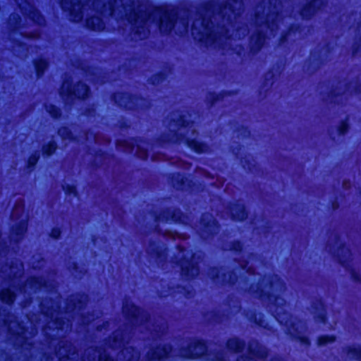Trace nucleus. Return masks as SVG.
I'll return each instance as SVG.
<instances>
[{
	"label": "nucleus",
	"mask_w": 361,
	"mask_h": 361,
	"mask_svg": "<svg viewBox=\"0 0 361 361\" xmlns=\"http://www.w3.org/2000/svg\"><path fill=\"white\" fill-rule=\"evenodd\" d=\"M192 34L194 37L199 41L204 42L207 44H212L217 40H221L220 37L217 38L213 31L208 26V24H205L204 20L200 22L197 20L194 23Z\"/></svg>",
	"instance_id": "1"
},
{
	"label": "nucleus",
	"mask_w": 361,
	"mask_h": 361,
	"mask_svg": "<svg viewBox=\"0 0 361 361\" xmlns=\"http://www.w3.org/2000/svg\"><path fill=\"white\" fill-rule=\"evenodd\" d=\"M156 13L160 16L159 27L161 31L166 32L174 27V19L176 14L168 9H159Z\"/></svg>",
	"instance_id": "2"
},
{
	"label": "nucleus",
	"mask_w": 361,
	"mask_h": 361,
	"mask_svg": "<svg viewBox=\"0 0 361 361\" xmlns=\"http://www.w3.org/2000/svg\"><path fill=\"white\" fill-rule=\"evenodd\" d=\"M89 89L87 85L80 83L77 86L76 90H72L68 82L63 83L61 89L62 94H74L79 98H84L87 96Z\"/></svg>",
	"instance_id": "3"
},
{
	"label": "nucleus",
	"mask_w": 361,
	"mask_h": 361,
	"mask_svg": "<svg viewBox=\"0 0 361 361\" xmlns=\"http://www.w3.org/2000/svg\"><path fill=\"white\" fill-rule=\"evenodd\" d=\"M205 352V345L201 342L195 343L190 347L189 352L184 355L187 357H197Z\"/></svg>",
	"instance_id": "4"
},
{
	"label": "nucleus",
	"mask_w": 361,
	"mask_h": 361,
	"mask_svg": "<svg viewBox=\"0 0 361 361\" xmlns=\"http://www.w3.org/2000/svg\"><path fill=\"white\" fill-rule=\"evenodd\" d=\"M186 141L190 148L194 149L197 152H202L205 150V146L194 139H190L189 137H186Z\"/></svg>",
	"instance_id": "5"
},
{
	"label": "nucleus",
	"mask_w": 361,
	"mask_h": 361,
	"mask_svg": "<svg viewBox=\"0 0 361 361\" xmlns=\"http://www.w3.org/2000/svg\"><path fill=\"white\" fill-rule=\"evenodd\" d=\"M88 27L94 30H102L104 28L103 24L99 18H93L87 21Z\"/></svg>",
	"instance_id": "6"
},
{
	"label": "nucleus",
	"mask_w": 361,
	"mask_h": 361,
	"mask_svg": "<svg viewBox=\"0 0 361 361\" xmlns=\"http://www.w3.org/2000/svg\"><path fill=\"white\" fill-rule=\"evenodd\" d=\"M0 297L2 301L10 303L13 301L15 295L10 289H6L1 292Z\"/></svg>",
	"instance_id": "7"
},
{
	"label": "nucleus",
	"mask_w": 361,
	"mask_h": 361,
	"mask_svg": "<svg viewBox=\"0 0 361 361\" xmlns=\"http://www.w3.org/2000/svg\"><path fill=\"white\" fill-rule=\"evenodd\" d=\"M123 312L128 316L136 317L140 314V310L133 305L126 304L123 307Z\"/></svg>",
	"instance_id": "8"
},
{
	"label": "nucleus",
	"mask_w": 361,
	"mask_h": 361,
	"mask_svg": "<svg viewBox=\"0 0 361 361\" xmlns=\"http://www.w3.org/2000/svg\"><path fill=\"white\" fill-rule=\"evenodd\" d=\"M232 215L235 219L243 220L246 217L245 209L243 206H238L232 211Z\"/></svg>",
	"instance_id": "9"
},
{
	"label": "nucleus",
	"mask_w": 361,
	"mask_h": 361,
	"mask_svg": "<svg viewBox=\"0 0 361 361\" xmlns=\"http://www.w3.org/2000/svg\"><path fill=\"white\" fill-rule=\"evenodd\" d=\"M228 347L233 351H238L243 348V343L238 338H233L228 342Z\"/></svg>",
	"instance_id": "10"
},
{
	"label": "nucleus",
	"mask_w": 361,
	"mask_h": 361,
	"mask_svg": "<svg viewBox=\"0 0 361 361\" xmlns=\"http://www.w3.org/2000/svg\"><path fill=\"white\" fill-rule=\"evenodd\" d=\"M350 357H355L356 359H360L361 360V348H354L353 349H350L348 353Z\"/></svg>",
	"instance_id": "11"
},
{
	"label": "nucleus",
	"mask_w": 361,
	"mask_h": 361,
	"mask_svg": "<svg viewBox=\"0 0 361 361\" xmlns=\"http://www.w3.org/2000/svg\"><path fill=\"white\" fill-rule=\"evenodd\" d=\"M36 70L38 75H40L43 73L44 70L47 68V62L41 59L36 63Z\"/></svg>",
	"instance_id": "12"
},
{
	"label": "nucleus",
	"mask_w": 361,
	"mask_h": 361,
	"mask_svg": "<svg viewBox=\"0 0 361 361\" xmlns=\"http://www.w3.org/2000/svg\"><path fill=\"white\" fill-rule=\"evenodd\" d=\"M77 7H78V10L79 11V12L78 13H76L75 15L74 14L75 11H76V8L75 6L70 11L71 15L73 18V20H74V21H79L82 18V16L81 14V8L79 6H77Z\"/></svg>",
	"instance_id": "13"
},
{
	"label": "nucleus",
	"mask_w": 361,
	"mask_h": 361,
	"mask_svg": "<svg viewBox=\"0 0 361 361\" xmlns=\"http://www.w3.org/2000/svg\"><path fill=\"white\" fill-rule=\"evenodd\" d=\"M127 353L130 354L128 361H136L137 360V353H134L133 349H126L122 352V355H126Z\"/></svg>",
	"instance_id": "14"
},
{
	"label": "nucleus",
	"mask_w": 361,
	"mask_h": 361,
	"mask_svg": "<svg viewBox=\"0 0 361 361\" xmlns=\"http://www.w3.org/2000/svg\"><path fill=\"white\" fill-rule=\"evenodd\" d=\"M334 341L333 336H322L319 339V345H324Z\"/></svg>",
	"instance_id": "15"
},
{
	"label": "nucleus",
	"mask_w": 361,
	"mask_h": 361,
	"mask_svg": "<svg viewBox=\"0 0 361 361\" xmlns=\"http://www.w3.org/2000/svg\"><path fill=\"white\" fill-rule=\"evenodd\" d=\"M59 135L62 137L63 139H67L71 136V133L68 131V129L66 128H63L59 130Z\"/></svg>",
	"instance_id": "16"
},
{
	"label": "nucleus",
	"mask_w": 361,
	"mask_h": 361,
	"mask_svg": "<svg viewBox=\"0 0 361 361\" xmlns=\"http://www.w3.org/2000/svg\"><path fill=\"white\" fill-rule=\"evenodd\" d=\"M56 149L54 143H50L47 147L44 148V152L49 155L51 154Z\"/></svg>",
	"instance_id": "17"
},
{
	"label": "nucleus",
	"mask_w": 361,
	"mask_h": 361,
	"mask_svg": "<svg viewBox=\"0 0 361 361\" xmlns=\"http://www.w3.org/2000/svg\"><path fill=\"white\" fill-rule=\"evenodd\" d=\"M47 111L53 117H57L59 115V110L54 106H50V108L47 109Z\"/></svg>",
	"instance_id": "18"
},
{
	"label": "nucleus",
	"mask_w": 361,
	"mask_h": 361,
	"mask_svg": "<svg viewBox=\"0 0 361 361\" xmlns=\"http://www.w3.org/2000/svg\"><path fill=\"white\" fill-rule=\"evenodd\" d=\"M252 41L255 42L257 48H259L262 44L263 37L262 35H258L256 39L253 38Z\"/></svg>",
	"instance_id": "19"
},
{
	"label": "nucleus",
	"mask_w": 361,
	"mask_h": 361,
	"mask_svg": "<svg viewBox=\"0 0 361 361\" xmlns=\"http://www.w3.org/2000/svg\"><path fill=\"white\" fill-rule=\"evenodd\" d=\"M238 361H257L255 359V355L252 353L250 357H242Z\"/></svg>",
	"instance_id": "20"
},
{
	"label": "nucleus",
	"mask_w": 361,
	"mask_h": 361,
	"mask_svg": "<svg viewBox=\"0 0 361 361\" xmlns=\"http://www.w3.org/2000/svg\"><path fill=\"white\" fill-rule=\"evenodd\" d=\"M30 18H33L35 20H37V22L39 23V16L37 12L32 11L30 13Z\"/></svg>",
	"instance_id": "21"
},
{
	"label": "nucleus",
	"mask_w": 361,
	"mask_h": 361,
	"mask_svg": "<svg viewBox=\"0 0 361 361\" xmlns=\"http://www.w3.org/2000/svg\"><path fill=\"white\" fill-rule=\"evenodd\" d=\"M60 235V231L58 228H54L51 231V235L55 238H58Z\"/></svg>",
	"instance_id": "22"
},
{
	"label": "nucleus",
	"mask_w": 361,
	"mask_h": 361,
	"mask_svg": "<svg viewBox=\"0 0 361 361\" xmlns=\"http://www.w3.org/2000/svg\"><path fill=\"white\" fill-rule=\"evenodd\" d=\"M37 159H38V157H30V159H29V164L30 165H34L37 161Z\"/></svg>",
	"instance_id": "23"
},
{
	"label": "nucleus",
	"mask_w": 361,
	"mask_h": 361,
	"mask_svg": "<svg viewBox=\"0 0 361 361\" xmlns=\"http://www.w3.org/2000/svg\"><path fill=\"white\" fill-rule=\"evenodd\" d=\"M99 361H113L111 357L106 356V355L100 356Z\"/></svg>",
	"instance_id": "24"
},
{
	"label": "nucleus",
	"mask_w": 361,
	"mask_h": 361,
	"mask_svg": "<svg viewBox=\"0 0 361 361\" xmlns=\"http://www.w3.org/2000/svg\"><path fill=\"white\" fill-rule=\"evenodd\" d=\"M347 128H348L347 124L343 123L340 128L341 133H344L345 132V130H347Z\"/></svg>",
	"instance_id": "25"
},
{
	"label": "nucleus",
	"mask_w": 361,
	"mask_h": 361,
	"mask_svg": "<svg viewBox=\"0 0 361 361\" xmlns=\"http://www.w3.org/2000/svg\"><path fill=\"white\" fill-rule=\"evenodd\" d=\"M178 122V125L182 126L183 127L188 126L189 125V123H187V124L185 123V121L183 118L180 120H179Z\"/></svg>",
	"instance_id": "26"
},
{
	"label": "nucleus",
	"mask_w": 361,
	"mask_h": 361,
	"mask_svg": "<svg viewBox=\"0 0 361 361\" xmlns=\"http://www.w3.org/2000/svg\"><path fill=\"white\" fill-rule=\"evenodd\" d=\"M117 343H118L120 345L121 343V339L118 341L117 338H116L115 341H114L113 348H116L117 346Z\"/></svg>",
	"instance_id": "27"
},
{
	"label": "nucleus",
	"mask_w": 361,
	"mask_h": 361,
	"mask_svg": "<svg viewBox=\"0 0 361 361\" xmlns=\"http://www.w3.org/2000/svg\"><path fill=\"white\" fill-rule=\"evenodd\" d=\"M139 157H140L141 159H145L147 157V154L145 152H142V153H140V154H138Z\"/></svg>",
	"instance_id": "28"
},
{
	"label": "nucleus",
	"mask_w": 361,
	"mask_h": 361,
	"mask_svg": "<svg viewBox=\"0 0 361 361\" xmlns=\"http://www.w3.org/2000/svg\"><path fill=\"white\" fill-rule=\"evenodd\" d=\"M21 211V207L20 206H18L16 207V208L15 209L13 213V216L14 217L16 216V213L18 212V211Z\"/></svg>",
	"instance_id": "29"
},
{
	"label": "nucleus",
	"mask_w": 361,
	"mask_h": 361,
	"mask_svg": "<svg viewBox=\"0 0 361 361\" xmlns=\"http://www.w3.org/2000/svg\"><path fill=\"white\" fill-rule=\"evenodd\" d=\"M40 286H41V281L39 282L38 281H35V284L32 285V286H33L35 288H37L38 286L39 287Z\"/></svg>",
	"instance_id": "30"
},
{
	"label": "nucleus",
	"mask_w": 361,
	"mask_h": 361,
	"mask_svg": "<svg viewBox=\"0 0 361 361\" xmlns=\"http://www.w3.org/2000/svg\"><path fill=\"white\" fill-rule=\"evenodd\" d=\"M62 7H63V8H65V9L66 8V6H65V5H64L63 4H62Z\"/></svg>",
	"instance_id": "31"
},
{
	"label": "nucleus",
	"mask_w": 361,
	"mask_h": 361,
	"mask_svg": "<svg viewBox=\"0 0 361 361\" xmlns=\"http://www.w3.org/2000/svg\"><path fill=\"white\" fill-rule=\"evenodd\" d=\"M187 30V26H184V30Z\"/></svg>",
	"instance_id": "32"
}]
</instances>
